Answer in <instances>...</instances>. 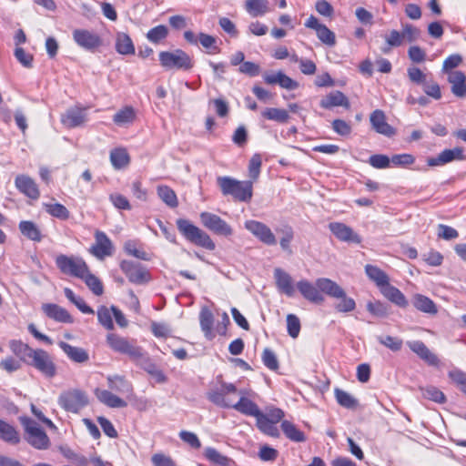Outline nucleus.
I'll return each mask as SVG.
<instances>
[{"label": "nucleus", "mask_w": 466, "mask_h": 466, "mask_svg": "<svg viewBox=\"0 0 466 466\" xmlns=\"http://www.w3.org/2000/svg\"><path fill=\"white\" fill-rule=\"evenodd\" d=\"M316 284L324 294L340 299L335 307L339 312H350L355 309V300L347 297L345 290L335 281L328 278H319Z\"/></svg>", "instance_id": "nucleus-1"}, {"label": "nucleus", "mask_w": 466, "mask_h": 466, "mask_svg": "<svg viewBox=\"0 0 466 466\" xmlns=\"http://www.w3.org/2000/svg\"><path fill=\"white\" fill-rule=\"evenodd\" d=\"M217 182L225 196L230 195L236 200L242 202H248L252 198L251 181H238L230 177H218Z\"/></svg>", "instance_id": "nucleus-2"}, {"label": "nucleus", "mask_w": 466, "mask_h": 466, "mask_svg": "<svg viewBox=\"0 0 466 466\" xmlns=\"http://www.w3.org/2000/svg\"><path fill=\"white\" fill-rule=\"evenodd\" d=\"M177 227L180 234L190 243L210 251L215 249L216 245L209 235L189 220L178 218L177 220Z\"/></svg>", "instance_id": "nucleus-3"}, {"label": "nucleus", "mask_w": 466, "mask_h": 466, "mask_svg": "<svg viewBox=\"0 0 466 466\" xmlns=\"http://www.w3.org/2000/svg\"><path fill=\"white\" fill-rule=\"evenodd\" d=\"M160 66L167 71H189L194 66L193 58L184 50L177 48L161 51L158 55Z\"/></svg>", "instance_id": "nucleus-4"}, {"label": "nucleus", "mask_w": 466, "mask_h": 466, "mask_svg": "<svg viewBox=\"0 0 466 466\" xmlns=\"http://www.w3.org/2000/svg\"><path fill=\"white\" fill-rule=\"evenodd\" d=\"M19 420L25 430V440L36 450H47L51 441L47 434L34 420L28 417H20Z\"/></svg>", "instance_id": "nucleus-5"}, {"label": "nucleus", "mask_w": 466, "mask_h": 466, "mask_svg": "<svg viewBox=\"0 0 466 466\" xmlns=\"http://www.w3.org/2000/svg\"><path fill=\"white\" fill-rule=\"evenodd\" d=\"M57 401L63 410L76 414L88 405L89 399L86 391L74 388L62 391Z\"/></svg>", "instance_id": "nucleus-6"}, {"label": "nucleus", "mask_w": 466, "mask_h": 466, "mask_svg": "<svg viewBox=\"0 0 466 466\" xmlns=\"http://www.w3.org/2000/svg\"><path fill=\"white\" fill-rule=\"evenodd\" d=\"M106 343L115 352L127 355L132 361L140 356L143 349L136 344L135 339H128L116 333L106 335Z\"/></svg>", "instance_id": "nucleus-7"}, {"label": "nucleus", "mask_w": 466, "mask_h": 466, "mask_svg": "<svg viewBox=\"0 0 466 466\" xmlns=\"http://www.w3.org/2000/svg\"><path fill=\"white\" fill-rule=\"evenodd\" d=\"M27 365L35 368L46 379H53L57 374V366L52 356L42 349H35Z\"/></svg>", "instance_id": "nucleus-8"}, {"label": "nucleus", "mask_w": 466, "mask_h": 466, "mask_svg": "<svg viewBox=\"0 0 466 466\" xmlns=\"http://www.w3.org/2000/svg\"><path fill=\"white\" fill-rule=\"evenodd\" d=\"M56 264L63 274L81 279L87 271L86 263L78 257L59 255L56 258Z\"/></svg>", "instance_id": "nucleus-9"}, {"label": "nucleus", "mask_w": 466, "mask_h": 466, "mask_svg": "<svg viewBox=\"0 0 466 466\" xmlns=\"http://www.w3.org/2000/svg\"><path fill=\"white\" fill-rule=\"evenodd\" d=\"M199 217L203 226L213 233L224 237L233 234L232 228L218 215L205 211Z\"/></svg>", "instance_id": "nucleus-10"}, {"label": "nucleus", "mask_w": 466, "mask_h": 466, "mask_svg": "<svg viewBox=\"0 0 466 466\" xmlns=\"http://www.w3.org/2000/svg\"><path fill=\"white\" fill-rule=\"evenodd\" d=\"M237 387L233 383L222 382L220 389L210 390L207 393L208 400L218 407L229 409L232 406V401L227 399L226 396L230 393H236Z\"/></svg>", "instance_id": "nucleus-11"}, {"label": "nucleus", "mask_w": 466, "mask_h": 466, "mask_svg": "<svg viewBox=\"0 0 466 466\" xmlns=\"http://www.w3.org/2000/svg\"><path fill=\"white\" fill-rule=\"evenodd\" d=\"M120 268L132 283L144 284L149 280L148 272L139 263L123 260L120 264Z\"/></svg>", "instance_id": "nucleus-12"}, {"label": "nucleus", "mask_w": 466, "mask_h": 466, "mask_svg": "<svg viewBox=\"0 0 466 466\" xmlns=\"http://www.w3.org/2000/svg\"><path fill=\"white\" fill-rule=\"evenodd\" d=\"M245 228L262 243L268 246L276 245V237L266 224L257 220H247Z\"/></svg>", "instance_id": "nucleus-13"}, {"label": "nucleus", "mask_w": 466, "mask_h": 466, "mask_svg": "<svg viewBox=\"0 0 466 466\" xmlns=\"http://www.w3.org/2000/svg\"><path fill=\"white\" fill-rule=\"evenodd\" d=\"M329 229L336 237L337 239L342 242H352L355 244L361 243L360 236L356 233L350 227L341 222H330Z\"/></svg>", "instance_id": "nucleus-14"}, {"label": "nucleus", "mask_w": 466, "mask_h": 466, "mask_svg": "<svg viewBox=\"0 0 466 466\" xmlns=\"http://www.w3.org/2000/svg\"><path fill=\"white\" fill-rule=\"evenodd\" d=\"M134 362L154 378L157 383H165L167 381L166 375L144 350L141 351L140 356L137 357Z\"/></svg>", "instance_id": "nucleus-15"}, {"label": "nucleus", "mask_w": 466, "mask_h": 466, "mask_svg": "<svg viewBox=\"0 0 466 466\" xmlns=\"http://www.w3.org/2000/svg\"><path fill=\"white\" fill-rule=\"evenodd\" d=\"M237 392L239 394L240 398L238 402L232 403L231 408L244 415L252 416L257 419L262 411L254 401L246 397L248 391L240 390Z\"/></svg>", "instance_id": "nucleus-16"}, {"label": "nucleus", "mask_w": 466, "mask_h": 466, "mask_svg": "<svg viewBox=\"0 0 466 466\" xmlns=\"http://www.w3.org/2000/svg\"><path fill=\"white\" fill-rule=\"evenodd\" d=\"M370 121L372 128L380 135L391 137L396 134L395 128L387 123L385 113L380 109H376L370 114Z\"/></svg>", "instance_id": "nucleus-17"}, {"label": "nucleus", "mask_w": 466, "mask_h": 466, "mask_svg": "<svg viewBox=\"0 0 466 466\" xmlns=\"http://www.w3.org/2000/svg\"><path fill=\"white\" fill-rule=\"evenodd\" d=\"M410 350L419 358L425 361L428 365L437 367L440 360L436 354L431 352L430 349L420 340H411L407 342Z\"/></svg>", "instance_id": "nucleus-18"}, {"label": "nucleus", "mask_w": 466, "mask_h": 466, "mask_svg": "<svg viewBox=\"0 0 466 466\" xmlns=\"http://www.w3.org/2000/svg\"><path fill=\"white\" fill-rule=\"evenodd\" d=\"M75 41L83 48L95 50L103 45L100 36L94 31H74Z\"/></svg>", "instance_id": "nucleus-19"}, {"label": "nucleus", "mask_w": 466, "mask_h": 466, "mask_svg": "<svg viewBox=\"0 0 466 466\" xmlns=\"http://www.w3.org/2000/svg\"><path fill=\"white\" fill-rule=\"evenodd\" d=\"M297 289L303 298L312 303L322 304L325 300L322 292L317 286H314L309 280L303 279L297 283Z\"/></svg>", "instance_id": "nucleus-20"}, {"label": "nucleus", "mask_w": 466, "mask_h": 466, "mask_svg": "<svg viewBox=\"0 0 466 466\" xmlns=\"http://www.w3.org/2000/svg\"><path fill=\"white\" fill-rule=\"evenodd\" d=\"M15 184L16 188L32 199H37L40 196V192L36 183L33 178L26 175H18L15 177Z\"/></svg>", "instance_id": "nucleus-21"}, {"label": "nucleus", "mask_w": 466, "mask_h": 466, "mask_svg": "<svg viewBox=\"0 0 466 466\" xmlns=\"http://www.w3.org/2000/svg\"><path fill=\"white\" fill-rule=\"evenodd\" d=\"M96 244L91 247L90 252L98 258L112 254V242L108 237L102 231H96L95 234Z\"/></svg>", "instance_id": "nucleus-22"}, {"label": "nucleus", "mask_w": 466, "mask_h": 466, "mask_svg": "<svg viewBox=\"0 0 466 466\" xmlns=\"http://www.w3.org/2000/svg\"><path fill=\"white\" fill-rule=\"evenodd\" d=\"M86 121V114L85 109L76 106L67 109L61 116L62 124L68 128L79 127Z\"/></svg>", "instance_id": "nucleus-23"}, {"label": "nucleus", "mask_w": 466, "mask_h": 466, "mask_svg": "<svg viewBox=\"0 0 466 466\" xmlns=\"http://www.w3.org/2000/svg\"><path fill=\"white\" fill-rule=\"evenodd\" d=\"M319 106L325 109H330L335 106H343L348 109L350 104L348 97L341 91L335 90L325 96L320 100Z\"/></svg>", "instance_id": "nucleus-24"}, {"label": "nucleus", "mask_w": 466, "mask_h": 466, "mask_svg": "<svg viewBox=\"0 0 466 466\" xmlns=\"http://www.w3.org/2000/svg\"><path fill=\"white\" fill-rule=\"evenodd\" d=\"M58 345L71 361L86 363L89 360V354L85 349L72 346L65 341H60Z\"/></svg>", "instance_id": "nucleus-25"}, {"label": "nucleus", "mask_w": 466, "mask_h": 466, "mask_svg": "<svg viewBox=\"0 0 466 466\" xmlns=\"http://www.w3.org/2000/svg\"><path fill=\"white\" fill-rule=\"evenodd\" d=\"M42 309L48 318L55 319L56 321L63 323L73 322V319L68 311L57 304H43Z\"/></svg>", "instance_id": "nucleus-26"}, {"label": "nucleus", "mask_w": 466, "mask_h": 466, "mask_svg": "<svg viewBox=\"0 0 466 466\" xmlns=\"http://www.w3.org/2000/svg\"><path fill=\"white\" fill-rule=\"evenodd\" d=\"M264 81L268 85H279L282 88L288 90H294L299 86L298 82L285 75L283 72L279 71L274 74H265L263 76Z\"/></svg>", "instance_id": "nucleus-27"}, {"label": "nucleus", "mask_w": 466, "mask_h": 466, "mask_svg": "<svg viewBox=\"0 0 466 466\" xmlns=\"http://www.w3.org/2000/svg\"><path fill=\"white\" fill-rule=\"evenodd\" d=\"M449 83L451 85V93L457 97H464L466 96V76L461 71H452L448 77Z\"/></svg>", "instance_id": "nucleus-28"}, {"label": "nucleus", "mask_w": 466, "mask_h": 466, "mask_svg": "<svg viewBox=\"0 0 466 466\" xmlns=\"http://www.w3.org/2000/svg\"><path fill=\"white\" fill-rule=\"evenodd\" d=\"M274 278L277 287L281 292L285 293L289 297H292L294 295L295 289L289 274L283 269L277 268L274 270Z\"/></svg>", "instance_id": "nucleus-29"}, {"label": "nucleus", "mask_w": 466, "mask_h": 466, "mask_svg": "<svg viewBox=\"0 0 466 466\" xmlns=\"http://www.w3.org/2000/svg\"><path fill=\"white\" fill-rule=\"evenodd\" d=\"M380 289L382 295L392 303L400 308H406L408 306V300L403 293L399 289L390 285L389 281Z\"/></svg>", "instance_id": "nucleus-30"}, {"label": "nucleus", "mask_w": 466, "mask_h": 466, "mask_svg": "<svg viewBox=\"0 0 466 466\" xmlns=\"http://www.w3.org/2000/svg\"><path fill=\"white\" fill-rule=\"evenodd\" d=\"M462 158V149L456 147L453 149H445L441 151L437 157H431L428 159V165L431 167L447 164L455 159Z\"/></svg>", "instance_id": "nucleus-31"}, {"label": "nucleus", "mask_w": 466, "mask_h": 466, "mask_svg": "<svg viewBox=\"0 0 466 466\" xmlns=\"http://www.w3.org/2000/svg\"><path fill=\"white\" fill-rule=\"evenodd\" d=\"M95 394L100 402L110 408H125L127 406L124 400L109 390L96 389Z\"/></svg>", "instance_id": "nucleus-32"}, {"label": "nucleus", "mask_w": 466, "mask_h": 466, "mask_svg": "<svg viewBox=\"0 0 466 466\" xmlns=\"http://www.w3.org/2000/svg\"><path fill=\"white\" fill-rule=\"evenodd\" d=\"M0 439L11 445H17L21 441L20 434L16 429L0 419Z\"/></svg>", "instance_id": "nucleus-33"}, {"label": "nucleus", "mask_w": 466, "mask_h": 466, "mask_svg": "<svg viewBox=\"0 0 466 466\" xmlns=\"http://www.w3.org/2000/svg\"><path fill=\"white\" fill-rule=\"evenodd\" d=\"M9 347L12 352L26 364L35 350L23 341L16 339L11 340Z\"/></svg>", "instance_id": "nucleus-34"}, {"label": "nucleus", "mask_w": 466, "mask_h": 466, "mask_svg": "<svg viewBox=\"0 0 466 466\" xmlns=\"http://www.w3.org/2000/svg\"><path fill=\"white\" fill-rule=\"evenodd\" d=\"M413 306L420 311L434 315L438 312L436 304L428 297L421 294H415L412 297Z\"/></svg>", "instance_id": "nucleus-35"}, {"label": "nucleus", "mask_w": 466, "mask_h": 466, "mask_svg": "<svg viewBox=\"0 0 466 466\" xmlns=\"http://www.w3.org/2000/svg\"><path fill=\"white\" fill-rule=\"evenodd\" d=\"M107 383L109 389L112 390L120 392V393H126V394H132L133 393V387L132 384L127 381L124 377L115 375V376H108L107 377Z\"/></svg>", "instance_id": "nucleus-36"}, {"label": "nucleus", "mask_w": 466, "mask_h": 466, "mask_svg": "<svg viewBox=\"0 0 466 466\" xmlns=\"http://www.w3.org/2000/svg\"><path fill=\"white\" fill-rule=\"evenodd\" d=\"M199 322L201 330L204 332L205 337L208 339H212L214 338V333L212 331L214 317L212 312L208 308H203L199 313Z\"/></svg>", "instance_id": "nucleus-37"}, {"label": "nucleus", "mask_w": 466, "mask_h": 466, "mask_svg": "<svg viewBox=\"0 0 466 466\" xmlns=\"http://www.w3.org/2000/svg\"><path fill=\"white\" fill-rule=\"evenodd\" d=\"M204 455L210 462L218 466H233L236 464L232 459L221 454L212 447L206 448Z\"/></svg>", "instance_id": "nucleus-38"}, {"label": "nucleus", "mask_w": 466, "mask_h": 466, "mask_svg": "<svg viewBox=\"0 0 466 466\" xmlns=\"http://www.w3.org/2000/svg\"><path fill=\"white\" fill-rule=\"evenodd\" d=\"M21 233L30 240L40 242L42 239L41 231L32 221L23 220L19 223Z\"/></svg>", "instance_id": "nucleus-39"}, {"label": "nucleus", "mask_w": 466, "mask_h": 466, "mask_svg": "<svg viewBox=\"0 0 466 466\" xmlns=\"http://www.w3.org/2000/svg\"><path fill=\"white\" fill-rule=\"evenodd\" d=\"M280 426L285 436L290 441L295 442H303L306 441L304 432L299 431L292 422L283 420Z\"/></svg>", "instance_id": "nucleus-40"}, {"label": "nucleus", "mask_w": 466, "mask_h": 466, "mask_svg": "<svg viewBox=\"0 0 466 466\" xmlns=\"http://www.w3.org/2000/svg\"><path fill=\"white\" fill-rule=\"evenodd\" d=\"M245 7L250 15L259 16L268 11V2L267 0H248Z\"/></svg>", "instance_id": "nucleus-41"}, {"label": "nucleus", "mask_w": 466, "mask_h": 466, "mask_svg": "<svg viewBox=\"0 0 466 466\" xmlns=\"http://www.w3.org/2000/svg\"><path fill=\"white\" fill-rule=\"evenodd\" d=\"M110 161L116 169H121L129 163V156L126 149L116 148L110 153Z\"/></svg>", "instance_id": "nucleus-42"}, {"label": "nucleus", "mask_w": 466, "mask_h": 466, "mask_svg": "<svg viewBox=\"0 0 466 466\" xmlns=\"http://www.w3.org/2000/svg\"><path fill=\"white\" fill-rule=\"evenodd\" d=\"M365 272L367 276L380 288L387 284L389 281L387 274L376 266L367 265L365 267Z\"/></svg>", "instance_id": "nucleus-43"}, {"label": "nucleus", "mask_w": 466, "mask_h": 466, "mask_svg": "<svg viewBox=\"0 0 466 466\" xmlns=\"http://www.w3.org/2000/svg\"><path fill=\"white\" fill-rule=\"evenodd\" d=\"M334 393L335 398L340 406L350 410H354L358 407V400L347 391L337 388L335 389Z\"/></svg>", "instance_id": "nucleus-44"}, {"label": "nucleus", "mask_w": 466, "mask_h": 466, "mask_svg": "<svg viewBox=\"0 0 466 466\" xmlns=\"http://www.w3.org/2000/svg\"><path fill=\"white\" fill-rule=\"evenodd\" d=\"M157 196L161 200L170 208H177L178 205L175 191L167 186H158L157 188Z\"/></svg>", "instance_id": "nucleus-45"}, {"label": "nucleus", "mask_w": 466, "mask_h": 466, "mask_svg": "<svg viewBox=\"0 0 466 466\" xmlns=\"http://www.w3.org/2000/svg\"><path fill=\"white\" fill-rule=\"evenodd\" d=\"M264 118L279 123L288 122L289 116L287 110L276 107H268L261 112Z\"/></svg>", "instance_id": "nucleus-46"}, {"label": "nucleus", "mask_w": 466, "mask_h": 466, "mask_svg": "<svg viewBox=\"0 0 466 466\" xmlns=\"http://www.w3.org/2000/svg\"><path fill=\"white\" fill-rule=\"evenodd\" d=\"M116 51L122 55H133L135 47L131 38L127 34H119L116 43Z\"/></svg>", "instance_id": "nucleus-47"}, {"label": "nucleus", "mask_w": 466, "mask_h": 466, "mask_svg": "<svg viewBox=\"0 0 466 466\" xmlns=\"http://www.w3.org/2000/svg\"><path fill=\"white\" fill-rule=\"evenodd\" d=\"M257 426L258 428L265 434L271 437H279V431L278 428L275 426V423L268 421V418L264 417V413L262 412L257 419Z\"/></svg>", "instance_id": "nucleus-48"}, {"label": "nucleus", "mask_w": 466, "mask_h": 466, "mask_svg": "<svg viewBox=\"0 0 466 466\" xmlns=\"http://www.w3.org/2000/svg\"><path fill=\"white\" fill-rule=\"evenodd\" d=\"M81 279L85 281L86 285L95 295L100 296L103 294L104 289L102 282L94 274L90 273L88 268L83 277H81Z\"/></svg>", "instance_id": "nucleus-49"}, {"label": "nucleus", "mask_w": 466, "mask_h": 466, "mask_svg": "<svg viewBox=\"0 0 466 466\" xmlns=\"http://www.w3.org/2000/svg\"><path fill=\"white\" fill-rule=\"evenodd\" d=\"M45 208L48 214L61 220H66L70 217L68 209L60 203L45 204Z\"/></svg>", "instance_id": "nucleus-50"}, {"label": "nucleus", "mask_w": 466, "mask_h": 466, "mask_svg": "<svg viewBox=\"0 0 466 466\" xmlns=\"http://www.w3.org/2000/svg\"><path fill=\"white\" fill-rule=\"evenodd\" d=\"M385 44L380 47L384 54H388L392 46H399L403 42L402 33L400 31H392L390 35L385 36Z\"/></svg>", "instance_id": "nucleus-51"}, {"label": "nucleus", "mask_w": 466, "mask_h": 466, "mask_svg": "<svg viewBox=\"0 0 466 466\" xmlns=\"http://www.w3.org/2000/svg\"><path fill=\"white\" fill-rule=\"evenodd\" d=\"M111 312V309H109L106 306H101L97 310V319L99 323L108 330L114 329Z\"/></svg>", "instance_id": "nucleus-52"}, {"label": "nucleus", "mask_w": 466, "mask_h": 466, "mask_svg": "<svg viewBox=\"0 0 466 466\" xmlns=\"http://www.w3.org/2000/svg\"><path fill=\"white\" fill-rule=\"evenodd\" d=\"M199 43L209 54H218L220 52L219 47L217 46V40L214 36L200 33L198 36Z\"/></svg>", "instance_id": "nucleus-53"}, {"label": "nucleus", "mask_w": 466, "mask_h": 466, "mask_svg": "<svg viewBox=\"0 0 466 466\" xmlns=\"http://www.w3.org/2000/svg\"><path fill=\"white\" fill-rule=\"evenodd\" d=\"M282 236L279 240L280 247L285 251H290L289 244L294 238V231L290 226H284L283 228L277 229Z\"/></svg>", "instance_id": "nucleus-54"}, {"label": "nucleus", "mask_w": 466, "mask_h": 466, "mask_svg": "<svg viewBox=\"0 0 466 466\" xmlns=\"http://www.w3.org/2000/svg\"><path fill=\"white\" fill-rule=\"evenodd\" d=\"M420 390L422 396L425 399L433 400L438 403H443L446 400L443 392L434 386H428L426 388H421Z\"/></svg>", "instance_id": "nucleus-55"}, {"label": "nucleus", "mask_w": 466, "mask_h": 466, "mask_svg": "<svg viewBox=\"0 0 466 466\" xmlns=\"http://www.w3.org/2000/svg\"><path fill=\"white\" fill-rule=\"evenodd\" d=\"M135 118V112L132 107H125L115 114L113 120L116 125L130 123Z\"/></svg>", "instance_id": "nucleus-56"}, {"label": "nucleus", "mask_w": 466, "mask_h": 466, "mask_svg": "<svg viewBox=\"0 0 466 466\" xmlns=\"http://www.w3.org/2000/svg\"><path fill=\"white\" fill-rule=\"evenodd\" d=\"M15 57L25 67L31 68L33 66L34 56L32 54L25 52L22 47H15Z\"/></svg>", "instance_id": "nucleus-57"}, {"label": "nucleus", "mask_w": 466, "mask_h": 466, "mask_svg": "<svg viewBox=\"0 0 466 466\" xmlns=\"http://www.w3.org/2000/svg\"><path fill=\"white\" fill-rule=\"evenodd\" d=\"M287 329L289 335L296 339L300 331V321L299 319L294 314H289L287 316Z\"/></svg>", "instance_id": "nucleus-58"}, {"label": "nucleus", "mask_w": 466, "mask_h": 466, "mask_svg": "<svg viewBox=\"0 0 466 466\" xmlns=\"http://www.w3.org/2000/svg\"><path fill=\"white\" fill-rule=\"evenodd\" d=\"M378 339L380 344L384 345L392 351H399L402 347V340L396 337H379Z\"/></svg>", "instance_id": "nucleus-59"}, {"label": "nucleus", "mask_w": 466, "mask_h": 466, "mask_svg": "<svg viewBox=\"0 0 466 466\" xmlns=\"http://www.w3.org/2000/svg\"><path fill=\"white\" fill-rule=\"evenodd\" d=\"M369 163L375 168H387L390 167V159L386 155L376 154L369 158Z\"/></svg>", "instance_id": "nucleus-60"}, {"label": "nucleus", "mask_w": 466, "mask_h": 466, "mask_svg": "<svg viewBox=\"0 0 466 466\" xmlns=\"http://www.w3.org/2000/svg\"><path fill=\"white\" fill-rule=\"evenodd\" d=\"M262 360L264 365L269 370H276L279 368V361L275 353L269 350L265 349L262 353Z\"/></svg>", "instance_id": "nucleus-61"}, {"label": "nucleus", "mask_w": 466, "mask_h": 466, "mask_svg": "<svg viewBox=\"0 0 466 466\" xmlns=\"http://www.w3.org/2000/svg\"><path fill=\"white\" fill-rule=\"evenodd\" d=\"M261 164H262V161H261L260 156L258 154H255L251 157V159L249 161V165H248L249 177L253 180H256L258 177Z\"/></svg>", "instance_id": "nucleus-62"}, {"label": "nucleus", "mask_w": 466, "mask_h": 466, "mask_svg": "<svg viewBox=\"0 0 466 466\" xmlns=\"http://www.w3.org/2000/svg\"><path fill=\"white\" fill-rule=\"evenodd\" d=\"M109 199L112 202V204L118 209H124V210H129L131 209V206L129 204L128 199L121 195V194H111L109 196Z\"/></svg>", "instance_id": "nucleus-63"}, {"label": "nucleus", "mask_w": 466, "mask_h": 466, "mask_svg": "<svg viewBox=\"0 0 466 466\" xmlns=\"http://www.w3.org/2000/svg\"><path fill=\"white\" fill-rule=\"evenodd\" d=\"M155 466H176L175 461L169 457L162 453H156L151 458Z\"/></svg>", "instance_id": "nucleus-64"}]
</instances>
